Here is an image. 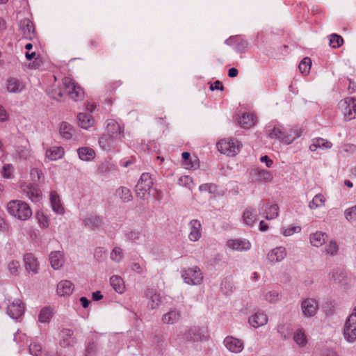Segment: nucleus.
Segmentation results:
<instances>
[{"mask_svg": "<svg viewBox=\"0 0 356 356\" xmlns=\"http://www.w3.org/2000/svg\"><path fill=\"white\" fill-rule=\"evenodd\" d=\"M9 214L19 220L29 219L32 214V209L29 204L22 200H11L7 204Z\"/></svg>", "mask_w": 356, "mask_h": 356, "instance_id": "f257e3e1", "label": "nucleus"}, {"mask_svg": "<svg viewBox=\"0 0 356 356\" xmlns=\"http://www.w3.org/2000/svg\"><path fill=\"white\" fill-rule=\"evenodd\" d=\"M241 147V143L233 138L223 139L217 143L218 150L220 153L232 156L237 154Z\"/></svg>", "mask_w": 356, "mask_h": 356, "instance_id": "f03ea898", "label": "nucleus"}, {"mask_svg": "<svg viewBox=\"0 0 356 356\" xmlns=\"http://www.w3.org/2000/svg\"><path fill=\"white\" fill-rule=\"evenodd\" d=\"M181 277L184 282L190 285H199L202 282L203 275L198 266L184 268Z\"/></svg>", "mask_w": 356, "mask_h": 356, "instance_id": "7ed1b4c3", "label": "nucleus"}, {"mask_svg": "<svg viewBox=\"0 0 356 356\" xmlns=\"http://www.w3.org/2000/svg\"><path fill=\"white\" fill-rule=\"evenodd\" d=\"M153 181L151 175L149 173H143L135 186V193L136 196L142 200L145 198V195L149 193L152 187Z\"/></svg>", "mask_w": 356, "mask_h": 356, "instance_id": "20e7f679", "label": "nucleus"}, {"mask_svg": "<svg viewBox=\"0 0 356 356\" xmlns=\"http://www.w3.org/2000/svg\"><path fill=\"white\" fill-rule=\"evenodd\" d=\"M343 334L348 342L353 343L356 340V307L345 323Z\"/></svg>", "mask_w": 356, "mask_h": 356, "instance_id": "39448f33", "label": "nucleus"}, {"mask_svg": "<svg viewBox=\"0 0 356 356\" xmlns=\"http://www.w3.org/2000/svg\"><path fill=\"white\" fill-rule=\"evenodd\" d=\"M339 106L343 111L346 120L356 118V98L346 97L339 102Z\"/></svg>", "mask_w": 356, "mask_h": 356, "instance_id": "423d86ee", "label": "nucleus"}, {"mask_svg": "<svg viewBox=\"0 0 356 356\" xmlns=\"http://www.w3.org/2000/svg\"><path fill=\"white\" fill-rule=\"evenodd\" d=\"M105 134L119 142L124 138V128L113 119H109L106 121Z\"/></svg>", "mask_w": 356, "mask_h": 356, "instance_id": "0eeeda50", "label": "nucleus"}, {"mask_svg": "<svg viewBox=\"0 0 356 356\" xmlns=\"http://www.w3.org/2000/svg\"><path fill=\"white\" fill-rule=\"evenodd\" d=\"M21 189L23 193L33 202H38L42 200V194L40 189L32 184L24 183L21 185Z\"/></svg>", "mask_w": 356, "mask_h": 356, "instance_id": "6e6552de", "label": "nucleus"}, {"mask_svg": "<svg viewBox=\"0 0 356 356\" xmlns=\"http://www.w3.org/2000/svg\"><path fill=\"white\" fill-rule=\"evenodd\" d=\"M301 309L305 317H313L318 309V302L314 298H305L301 302Z\"/></svg>", "mask_w": 356, "mask_h": 356, "instance_id": "1a4fd4ad", "label": "nucleus"}, {"mask_svg": "<svg viewBox=\"0 0 356 356\" xmlns=\"http://www.w3.org/2000/svg\"><path fill=\"white\" fill-rule=\"evenodd\" d=\"M249 177L253 182H268L273 179V175L270 171L259 168L252 169L249 172Z\"/></svg>", "mask_w": 356, "mask_h": 356, "instance_id": "9d476101", "label": "nucleus"}, {"mask_svg": "<svg viewBox=\"0 0 356 356\" xmlns=\"http://www.w3.org/2000/svg\"><path fill=\"white\" fill-rule=\"evenodd\" d=\"M19 29L24 38L31 40L34 37V26L30 19L24 18L20 20Z\"/></svg>", "mask_w": 356, "mask_h": 356, "instance_id": "9b49d317", "label": "nucleus"}, {"mask_svg": "<svg viewBox=\"0 0 356 356\" xmlns=\"http://www.w3.org/2000/svg\"><path fill=\"white\" fill-rule=\"evenodd\" d=\"M24 307L19 300H15L8 305L7 313L14 319H17L23 314Z\"/></svg>", "mask_w": 356, "mask_h": 356, "instance_id": "f8f14e48", "label": "nucleus"}, {"mask_svg": "<svg viewBox=\"0 0 356 356\" xmlns=\"http://www.w3.org/2000/svg\"><path fill=\"white\" fill-rule=\"evenodd\" d=\"M60 345L66 348L76 343V338L74 337V332L70 329H63L60 332Z\"/></svg>", "mask_w": 356, "mask_h": 356, "instance_id": "ddd939ff", "label": "nucleus"}, {"mask_svg": "<svg viewBox=\"0 0 356 356\" xmlns=\"http://www.w3.org/2000/svg\"><path fill=\"white\" fill-rule=\"evenodd\" d=\"M268 320V316L264 312L258 311L249 317L248 322L253 327L258 328L265 325Z\"/></svg>", "mask_w": 356, "mask_h": 356, "instance_id": "4468645a", "label": "nucleus"}, {"mask_svg": "<svg viewBox=\"0 0 356 356\" xmlns=\"http://www.w3.org/2000/svg\"><path fill=\"white\" fill-rule=\"evenodd\" d=\"M227 245L233 250L246 251L250 249L251 243L247 239H230L227 241Z\"/></svg>", "mask_w": 356, "mask_h": 356, "instance_id": "2eb2a0df", "label": "nucleus"}, {"mask_svg": "<svg viewBox=\"0 0 356 356\" xmlns=\"http://www.w3.org/2000/svg\"><path fill=\"white\" fill-rule=\"evenodd\" d=\"M332 147V143L327 139L323 138H314L312 140L309 149L311 152H315L317 149H329Z\"/></svg>", "mask_w": 356, "mask_h": 356, "instance_id": "dca6fc26", "label": "nucleus"}, {"mask_svg": "<svg viewBox=\"0 0 356 356\" xmlns=\"http://www.w3.org/2000/svg\"><path fill=\"white\" fill-rule=\"evenodd\" d=\"M224 344L232 353H238L243 349V343L233 337H227L224 340Z\"/></svg>", "mask_w": 356, "mask_h": 356, "instance_id": "f3484780", "label": "nucleus"}, {"mask_svg": "<svg viewBox=\"0 0 356 356\" xmlns=\"http://www.w3.org/2000/svg\"><path fill=\"white\" fill-rule=\"evenodd\" d=\"M286 254L285 248L280 246L270 250L267 254V259L270 263H277L283 260Z\"/></svg>", "mask_w": 356, "mask_h": 356, "instance_id": "a211bd4d", "label": "nucleus"}, {"mask_svg": "<svg viewBox=\"0 0 356 356\" xmlns=\"http://www.w3.org/2000/svg\"><path fill=\"white\" fill-rule=\"evenodd\" d=\"M118 143L116 140L111 138L109 136L106 134H104L99 138V144L102 149L106 151H111L112 149H116L117 151H119L118 148Z\"/></svg>", "mask_w": 356, "mask_h": 356, "instance_id": "6ab92c4d", "label": "nucleus"}, {"mask_svg": "<svg viewBox=\"0 0 356 356\" xmlns=\"http://www.w3.org/2000/svg\"><path fill=\"white\" fill-rule=\"evenodd\" d=\"M190 233L188 238L191 241H197L201 237L202 225L198 220H192L189 222Z\"/></svg>", "mask_w": 356, "mask_h": 356, "instance_id": "aec40b11", "label": "nucleus"}, {"mask_svg": "<svg viewBox=\"0 0 356 356\" xmlns=\"http://www.w3.org/2000/svg\"><path fill=\"white\" fill-rule=\"evenodd\" d=\"M261 209L264 211V217L266 220L275 219L279 213V207L276 204L267 202L263 204Z\"/></svg>", "mask_w": 356, "mask_h": 356, "instance_id": "412c9836", "label": "nucleus"}, {"mask_svg": "<svg viewBox=\"0 0 356 356\" xmlns=\"http://www.w3.org/2000/svg\"><path fill=\"white\" fill-rule=\"evenodd\" d=\"M257 122V117L251 113H243L239 118L238 123L244 129H249L253 127Z\"/></svg>", "mask_w": 356, "mask_h": 356, "instance_id": "4be33fe9", "label": "nucleus"}, {"mask_svg": "<svg viewBox=\"0 0 356 356\" xmlns=\"http://www.w3.org/2000/svg\"><path fill=\"white\" fill-rule=\"evenodd\" d=\"M328 236L326 233L321 231H317L311 234L309 241L311 244L314 247H321L326 243Z\"/></svg>", "mask_w": 356, "mask_h": 356, "instance_id": "5701e85b", "label": "nucleus"}, {"mask_svg": "<svg viewBox=\"0 0 356 356\" xmlns=\"http://www.w3.org/2000/svg\"><path fill=\"white\" fill-rule=\"evenodd\" d=\"M145 295L149 298L148 307L152 309H157L161 302L160 294L149 289L146 291Z\"/></svg>", "mask_w": 356, "mask_h": 356, "instance_id": "b1692460", "label": "nucleus"}, {"mask_svg": "<svg viewBox=\"0 0 356 356\" xmlns=\"http://www.w3.org/2000/svg\"><path fill=\"white\" fill-rule=\"evenodd\" d=\"M74 291V284L69 280H62L57 284L56 291L59 296L70 295Z\"/></svg>", "mask_w": 356, "mask_h": 356, "instance_id": "393cba45", "label": "nucleus"}, {"mask_svg": "<svg viewBox=\"0 0 356 356\" xmlns=\"http://www.w3.org/2000/svg\"><path fill=\"white\" fill-rule=\"evenodd\" d=\"M225 43L228 45L232 43L236 44V49L239 52H244L248 47V42L247 40L241 38L240 36H232L225 40Z\"/></svg>", "mask_w": 356, "mask_h": 356, "instance_id": "a878e982", "label": "nucleus"}, {"mask_svg": "<svg viewBox=\"0 0 356 356\" xmlns=\"http://www.w3.org/2000/svg\"><path fill=\"white\" fill-rule=\"evenodd\" d=\"M24 88V84L16 78L10 77L6 81V89L9 92H20Z\"/></svg>", "mask_w": 356, "mask_h": 356, "instance_id": "bb28decb", "label": "nucleus"}, {"mask_svg": "<svg viewBox=\"0 0 356 356\" xmlns=\"http://www.w3.org/2000/svg\"><path fill=\"white\" fill-rule=\"evenodd\" d=\"M86 226L92 229L99 228L103 223V218L96 215H88L83 220Z\"/></svg>", "mask_w": 356, "mask_h": 356, "instance_id": "cd10ccee", "label": "nucleus"}, {"mask_svg": "<svg viewBox=\"0 0 356 356\" xmlns=\"http://www.w3.org/2000/svg\"><path fill=\"white\" fill-rule=\"evenodd\" d=\"M49 261L51 267L55 270H58L64 264L63 254L60 251L51 252L49 255Z\"/></svg>", "mask_w": 356, "mask_h": 356, "instance_id": "c85d7f7f", "label": "nucleus"}, {"mask_svg": "<svg viewBox=\"0 0 356 356\" xmlns=\"http://www.w3.org/2000/svg\"><path fill=\"white\" fill-rule=\"evenodd\" d=\"M24 261L26 270L32 272L34 274L38 273V264L36 259L32 254H26L24 257Z\"/></svg>", "mask_w": 356, "mask_h": 356, "instance_id": "c756f323", "label": "nucleus"}, {"mask_svg": "<svg viewBox=\"0 0 356 356\" xmlns=\"http://www.w3.org/2000/svg\"><path fill=\"white\" fill-rule=\"evenodd\" d=\"M77 120L79 126L85 129H88L91 127L94 123L92 116L88 113H79L77 115Z\"/></svg>", "mask_w": 356, "mask_h": 356, "instance_id": "7c9ffc66", "label": "nucleus"}, {"mask_svg": "<svg viewBox=\"0 0 356 356\" xmlns=\"http://www.w3.org/2000/svg\"><path fill=\"white\" fill-rule=\"evenodd\" d=\"M64 154L65 151L62 147H51L46 151V156L51 161H56L61 159Z\"/></svg>", "mask_w": 356, "mask_h": 356, "instance_id": "2f4dec72", "label": "nucleus"}, {"mask_svg": "<svg viewBox=\"0 0 356 356\" xmlns=\"http://www.w3.org/2000/svg\"><path fill=\"white\" fill-rule=\"evenodd\" d=\"M50 203L53 211L57 214H63L64 208L62 207L59 196L55 191H52L50 194Z\"/></svg>", "mask_w": 356, "mask_h": 356, "instance_id": "473e14b6", "label": "nucleus"}, {"mask_svg": "<svg viewBox=\"0 0 356 356\" xmlns=\"http://www.w3.org/2000/svg\"><path fill=\"white\" fill-rule=\"evenodd\" d=\"M60 136L65 140H70L72 138L74 130L73 127L66 122H63L60 124L59 130Z\"/></svg>", "mask_w": 356, "mask_h": 356, "instance_id": "72a5a7b5", "label": "nucleus"}, {"mask_svg": "<svg viewBox=\"0 0 356 356\" xmlns=\"http://www.w3.org/2000/svg\"><path fill=\"white\" fill-rule=\"evenodd\" d=\"M62 84L63 86L64 94L67 95L69 97L75 90V88L79 86L70 77H64L62 80Z\"/></svg>", "mask_w": 356, "mask_h": 356, "instance_id": "f704fd0d", "label": "nucleus"}, {"mask_svg": "<svg viewBox=\"0 0 356 356\" xmlns=\"http://www.w3.org/2000/svg\"><path fill=\"white\" fill-rule=\"evenodd\" d=\"M293 339L299 347H305L307 343L305 331L302 328H299L294 332Z\"/></svg>", "mask_w": 356, "mask_h": 356, "instance_id": "c9c22d12", "label": "nucleus"}, {"mask_svg": "<svg viewBox=\"0 0 356 356\" xmlns=\"http://www.w3.org/2000/svg\"><path fill=\"white\" fill-rule=\"evenodd\" d=\"M77 151L79 157L82 161H90L95 156V152L90 147H80Z\"/></svg>", "mask_w": 356, "mask_h": 356, "instance_id": "e433bc0d", "label": "nucleus"}, {"mask_svg": "<svg viewBox=\"0 0 356 356\" xmlns=\"http://www.w3.org/2000/svg\"><path fill=\"white\" fill-rule=\"evenodd\" d=\"M328 277L329 280L333 282L339 283L345 279L346 273L342 269L339 268H335L330 271Z\"/></svg>", "mask_w": 356, "mask_h": 356, "instance_id": "4c0bfd02", "label": "nucleus"}, {"mask_svg": "<svg viewBox=\"0 0 356 356\" xmlns=\"http://www.w3.org/2000/svg\"><path fill=\"white\" fill-rule=\"evenodd\" d=\"M110 283L113 289L118 293H122L124 291V284L122 279L118 275H113L110 278Z\"/></svg>", "mask_w": 356, "mask_h": 356, "instance_id": "58836bf2", "label": "nucleus"}, {"mask_svg": "<svg viewBox=\"0 0 356 356\" xmlns=\"http://www.w3.org/2000/svg\"><path fill=\"white\" fill-rule=\"evenodd\" d=\"M180 312L177 310H170L163 316L162 321L164 323L174 324L180 318Z\"/></svg>", "mask_w": 356, "mask_h": 356, "instance_id": "ea45409f", "label": "nucleus"}, {"mask_svg": "<svg viewBox=\"0 0 356 356\" xmlns=\"http://www.w3.org/2000/svg\"><path fill=\"white\" fill-rule=\"evenodd\" d=\"M115 194L122 202H129L132 200V195L130 190L124 186H121L116 190Z\"/></svg>", "mask_w": 356, "mask_h": 356, "instance_id": "a19ab883", "label": "nucleus"}, {"mask_svg": "<svg viewBox=\"0 0 356 356\" xmlns=\"http://www.w3.org/2000/svg\"><path fill=\"white\" fill-rule=\"evenodd\" d=\"M47 93L51 99L59 101L64 95V90L59 86H53L49 89Z\"/></svg>", "mask_w": 356, "mask_h": 356, "instance_id": "79ce46f5", "label": "nucleus"}, {"mask_svg": "<svg viewBox=\"0 0 356 356\" xmlns=\"http://www.w3.org/2000/svg\"><path fill=\"white\" fill-rule=\"evenodd\" d=\"M243 219L246 225L252 226L257 220V215L251 208H248L244 211Z\"/></svg>", "mask_w": 356, "mask_h": 356, "instance_id": "37998d69", "label": "nucleus"}, {"mask_svg": "<svg viewBox=\"0 0 356 356\" xmlns=\"http://www.w3.org/2000/svg\"><path fill=\"white\" fill-rule=\"evenodd\" d=\"M325 198L321 193L316 194L309 202V207L311 209H316L324 206Z\"/></svg>", "mask_w": 356, "mask_h": 356, "instance_id": "c03bdc74", "label": "nucleus"}, {"mask_svg": "<svg viewBox=\"0 0 356 356\" xmlns=\"http://www.w3.org/2000/svg\"><path fill=\"white\" fill-rule=\"evenodd\" d=\"M234 286L232 280L225 278L220 284V291L225 295H229L234 291Z\"/></svg>", "mask_w": 356, "mask_h": 356, "instance_id": "a18cd8bd", "label": "nucleus"}, {"mask_svg": "<svg viewBox=\"0 0 356 356\" xmlns=\"http://www.w3.org/2000/svg\"><path fill=\"white\" fill-rule=\"evenodd\" d=\"M312 67V60L309 57L304 58L299 63L298 68L303 75H307L309 73Z\"/></svg>", "mask_w": 356, "mask_h": 356, "instance_id": "49530a36", "label": "nucleus"}, {"mask_svg": "<svg viewBox=\"0 0 356 356\" xmlns=\"http://www.w3.org/2000/svg\"><path fill=\"white\" fill-rule=\"evenodd\" d=\"M35 217L40 228L47 229L49 227V218L42 211H38L35 213Z\"/></svg>", "mask_w": 356, "mask_h": 356, "instance_id": "de8ad7c7", "label": "nucleus"}, {"mask_svg": "<svg viewBox=\"0 0 356 356\" xmlns=\"http://www.w3.org/2000/svg\"><path fill=\"white\" fill-rule=\"evenodd\" d=\"M277 330L283 339L286 340L288 339L289 334V325L287 322H280L277 325Z\"/></svg>", "mask_w": 356, "mask_h": 356, "instance_id": "09e8293b", "label": "nucleus"}, {"mask_svg": "<svg viewBox=\"0 0 356 356\" xmlns=\"http://www.w3.org/2000/svg\"><path fill=\"white\" fill-rule=\"evenodd\" d=\"M270 138L278 139L281 142L286 140L284 133L280 127H275L274 129L269 133Z\"/></svg>", "mask_w": 356, "mask_h": 356, "instance_id": "8fccbe9b", "label": "nucleus"}, {"mask_svg": "<svg viewBox=\"0 0 356 356\" xmlns=\"http://www.w3.org/2000/svg\"><path fill=\"white\" fill-rule=\"evenodd\" d=\"M52 316V312L50 307H45L41 309L39 316L38 321L40 323H48Z\"/></svg>", "mask_w": 356, "mask_h": 356, "instance_id": "3c124183", "label": "nucleus"}, {"mask_svg": "<svg viewBox=\"0 0 356 356\" xmlns=\"http://www.w3.org/2000/svg\"><path fill=\"white\" fill-rule=\"evenodd\" d=\"M345 218L349 222H356V205L346 209L344 211Z\"/></svg>", "mask_w": 356, "mask_h": 356, "instance_id": "603ef678", "label": "nucleus"}, {"mask_svg": "<svg viewBox=\"0 0 356 356\" xmlns=\"http://www.w3.org/2000/svg\"><path fill=\"white\" fill-rule=\"evenodd\" d=\"M339 247L334 241H330L325 247V252L330 256H334L338 253Z\"/></svg>", "mask_w": 356, "mask_h": 356, "instance_id": "864d4df0", "label": "nucleus"}, {"mask_svg": "<svg viewBox=\"0 0 356 356\" xmlns=\"http://www.w3.org/2000/svg\"><path fill=\"white\" fill-rule=\"evenodd\" d=\"M343 42V38L337 34H332L330 38V45L332 48L339 47Z\"/></svg>", "mask_w": 356, "mask_h": 356, "instance_id": "5fc2aeb1", "label": "nucleus"}, {"mask_svg": "<svg viewBox=\"0 0 356 356\" xmlns=\"http://www.w3.org/2000/svg\"><path fill=\"white\" fill-rule=\"evenodd\" d=\"M84 96V91L83 88L79 86V87L75 88V90L72 92L70 98L74 100V102H80L83 99Z\"/></svg>", "mask_w": 356, "mask_h": 356, "instance_id": "6e6d98bb", "label": "nucleus"}, {"mask_svg": "<svg viewBox=\"0 0 356 356\" xmlns=\"http://www.w3.org/2000/svg\"><path fill=\"white\" fill-rule=\"evenodd\" d=\"M29 352L33 356H41L42 354V346L37 342H33L29 346Z\"/></svg>", "mask_w": 356, "mask_h": 356, "instance_id": "4d7b16f0", "label": "nucleus"}, {"mask_svg": "<svg viewBox=\"0 0 356 356\" xmlns=\"http://www.w3.org/2000/svg\"><path fill=\"white\" fill-rule=\"evenodd\" d=\"M97 343L95 341H90L88 343L84 356H95L97 352Z\"/></svg>", "mask_w": 356, "mask_h": 356, "instance_id": "13d9d810", "label": "nucleus"}, {"mask_svg": "<svg viewBox=\"0 0 356 356\" xmlns=\"http://www.w3.org/2000/svg\"><path fill=\"white\" fill-rule=\"evenodd\" d=\"M123 257V252L122 250L119 247H115L113 248L111 253V259L116 262H119Z\"/></svg>", "mask_w": 356, "mask_h": 356, "instance_id": "bf43d9fd", "label": "nucleus"}, {"mask_svg": "<svg viewBox=\"0 0 356 356\" xmlns=\"http://www.w3.org/2000/svg\"><path fill=\"white\" fill-rule=\"evenodd\" d=\"M8 270L12 275H17L20 270V265L17 261H12L8 264Z\"/></svg>", "mask_w": 356, "mask_h": 356, "instance_id": "052dcab7", "label": "nucleus"}, {"mask_svg": "<svg viewBox=\"0 0 356 356\" xmlns=\"http://www.w3.org/2000/svg\"><path fill=\"white\" fill-rule=\"evenodd\" d=\"M141 234L138 230H131L126 234L127 238L132 242H136L140 238Z\"/></svg>", "mask_w": 356, "mask_h": 356, "instance_id": "680f3d73", "label": "nucleus"}, {"mask_svg": "<svg viewBox=\"0 0 356 356\" xmlns=\"http://www.w3.org/2000/svg\"><path fill=\"white\" fill-rule=\"evenodd\" d=\"M31 180L33 182L39 181L42 175V170L39 168H35L31 169L30 172Z\"/></svg>", "mask_w": 356, "mask_h": 356, "instance_id": "e2e57ef3", "label": "nucleus"}, {"mask_svg": "<svg viewBox=\"0 0 356 356\" xmlns=\"http://www.w3.org/2000/svg\"><path fill=\"white\" fill-rule=\"evenodd\" d=\"M14 168L11 164H6L3 167L1 174L4 178H10Z\"/></svg>", "mask_w": 356, "mask_h": 356, "instance_id": "0e129e2a", "label": "nucleus"}, {"mask_svg": "<svg viewBox=\"0 0 356 356\" xmlns=\"http://www.w3.org/2000/svg\"><path fill=\"white\" fill-rule=\"evenodd\" d=\"M131 269L134 272L137 273H143L146 271L145 267L143 265H140L138 263H133L131 265Z\"/></svg>", "mask_w": 356, "mask_h": 356, "instance_id": "69168bd1", "label": "nucleus"}, {"mask_svg": "<svg viewBox=\"0 0 356 356\" xmlns=\"http://www.w3.org/2000/svg\"><path fill=\"white\" fill-rule=\"evenodd\" d=\"M278 296L279 295L276 291H270L266 294L265 298L269 302H275L279 299Z\"/></svg>", "mask_w": 356, "mask_h": 356, "instance_id": "338daca9", "label": "nucleus"}, {"mask_svg": "<svg viewBox=\"0 0 356 356\" xmlns=\"http://www.w3.org/2000/svg\"><path fill=\"white\" fill-rule=\"evenodd\" d=\"M9 231V225L7 223L6 220L0 216V232H8Z\"/></svg>", "mask_w": 356, "mask_h": 356, "instance_id": "774afa93", "label": "nucleus"}]
</instances>
